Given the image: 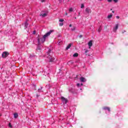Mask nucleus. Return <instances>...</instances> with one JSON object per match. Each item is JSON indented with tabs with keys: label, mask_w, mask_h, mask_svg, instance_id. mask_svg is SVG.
Wrapping results in <instances>:
<instances>
[{
	"label": "nucleus",
	"mask_w": 128,
	"mask_h": 128,
	"mask_svg": "<svg viewBox=\"0 0 128 128\" xmlns=\"http://www.w3.org/2000/svg\"><path fill=\"white\" fill-rule=\"evenodd\" d=\"M76 86H78V88H80V84L78 83L76 84Z\"/></svg>",
	"instance_id": "nucleus-23"
},
{
	"label": "nucleus",
	"mask_w": 128,
	"mask_h": 128,
	"mask_svg": "<svg viewBox=\"0 0 128 128\" xmlns=\"http://www.w3.org/2000/svg\"><path fill=\"white\" fill-rule=\"evenodd\" d=\"M72 43H70L66 48V50H68V48H70V46H72Z\"/></svg>",
	"instance_id": "nucleus-14"
},
{
	"label": "nucleus",
	"mask_w": 128,
	"mask_h": 128,
	"mask_svg": "<svg viewBox=\"0 0 128 128\" xmlns=\"http://www.w3.org/2000/svg\"><path fill=\"white\" fill-rule=\"evenodd\" d=\"M118 24H116L115 26L113 28L114 32H116V30H118Z\"/></svg>",
	"instance_id": "nucleus-5"
},
{
	"label": "nucleus",
	"mask_w": 128,
	"mask_h": 128,
	"mask_svg": "<svg viewBox=\"0 0 128 128\" xmlns=\"http://www.w3.org/2000/svg\"><path fill=\"white\" fill-rule=\"evenodd\" d=\"M88 46L89 48H90L92 46V40L89 41V42H88Z\"/></svg>",
	"instance_id": "nucleus-10"
},
{
	"label": "nucleus",
	"mask_w": 128,
	"mask_h": 128,
	"mask_svg": "<svg viewBox=\"0 0 128 128\" xmlns=\"http://www.w3.org/2000/svg\"><path fill=\"white\" fill-rule=\"evenodd\" d=\"M45 0H41V2H44Z\"/></svg>",
	"instance_id": "nucleus-32"
},
{
	"label": "nucleus",
	"mask_w": 128,
	"mask_h": 128,
	"mask_svg": "<svg viewBox=\"0 0 128 128\" xmlns=\"http://www.w3.org/2000/svg\"><path fill=\"white\" fill-rule=\"evenodd\" d=\"M112 18V14H108L107 16V18H108L109 20H110V18Z\"/></svg>",
	"instance_id": "nucleus-12"
},
{
	"label": "nucleus",
	"mask_w": 128,
	"mask_h": 128,
	"mask_svg": "<svg viewBox=\"0 0 128 128\" xmlns=\"http://www.w3.org/2000/svg\"><path fill=\"white\" fill-rule=\"evenodd\" d=\"M33 34H36V31H34Z\"/></svg>",
	"instance_id": "nucleus-34"
},
{
	"label": "nucleus",
	"mask_w": 128,
	"mask_h": 128,
	"mask_svg": "<svg viewBox=\"0 0 128 128\" xmlns=\"http://www.w3.org/2000/svg\"><path fill=\"white\" fill-rule=\"evenodd\" d=\"M42 88H40L38 89V92H42Z\"/></svg>",
	"instance_id": "nucleus-18"
},
{
	"label": "nucleus",
	"mask_w": 128,
	"mask_h": 128,
	"mask_svg": "<svg viewBox=\"0 0 128 128\" xmlns=\"http://www.w3.org/2000/svg\"><path fill=\"white\" fill-rule=\"evenodd\" d=\"M108 2H112V0H107Z\"/></svg>",
	"instance_id": "nucleus-27"
},
{
	"label": "nucleus",
	"mask_w": 128,
	"mask_h": 128,
	"mask_svg": "<svg viewBox=\"0 0 128 128\" xmlns=\"http://www.w3.org/2000/svg\"><path fill=\"white\" fill-rule=\"evenodd\" d=\"M80 80L81 82H86V79L84 77H80Z\"/></svg>",
	"instance_id": "nucleus-8"
},
{
	"label": "nucleus",
	"mask_w": 128,
	"mask_h": 128,
	"mask_svg": "<svg viewBox=\"0 0 128 128\" xmlns=\"http://www.w3.org/2000/svg\"><path fill=\"white\" fill-rule=\"evenodd\" d=\"M85 12H86V14H90V12H92V10H90V8H86L85 10Z\"/></svg>",
	"instance_id": "nucleus-7"
},
{
	"label": "nucleus",
	"mask_w": 128,
	"mask_h": 128,
	"mask_svg": "<svg viewBox=\"0 0 128 128\" xmlns=\"http://www.w3.org/2000/svg\"><path fill=\"white\" fill-rule=\"evenodd\" d=\"M112 12L113 14H114V11H112Z\"/></svg>",
	"instance_id": "nucleus-36"
},
{
	"label": "nucleus",
	"mask_w": 128,
	"mask_h": 128,
	"mask_svg": "<svg viewBox=\"0 0 128 128\" xmlns=\"http://www.w3.org/2000/svg\"><path fill=\"white\" fill-rule=\"evenodd\" d=\"M40 16H42V18H44L48 16V12H42L40 13Z\"/></svg>",
	"instance_id": "nucleus-4"
},
{
	"label": "nucleus",
	"mask_w": 128,
	"mask_h": 128,
	"mask_svg": "<svg viewBox=\"0 0 128 128\" xmlns=\"http://www.w3.org/2000/svg\"><path fill=\"white\" fill-rule=\"evenodd\" d=\"M78 53H75L73 54V56H74V58H76V56H78Z\"/></svg>",
	"instance_id": "nucleus-16"
},
{
	"label": "nucleus",
	"mask_w": 128,
	"mask_h": 128,
	"mask_svg": "<svg viewBox=\"0 0 128 128\" xmlns=\"http://www.w3.org/2000/svg\"><path fill=\"white\" fill-rule=\"evenodd\" d=\"M116 18H118V19L120 18V16H116Z\"/></svg>",
	"instance_id": "nucleus-31"
},
{
	"label": "nucleus",
	"mask_w": 128,
	"mask_h": 128,
	"mask_svg": "<svg viewBox=\"0 0 128 128\" xmlns=\"http://www.w3.org/2000/svg\"><path fill=\"white\" fill-rule=\"evenodd\" d=\"M100 0V2H102V0Z\"/></svg>",
	"instance_id": "nucleus-38"
},
{
	"label": "nucleus",
	"mask_w": 128,
	"mask_h": 128,
	"mask_svg": "<svg viewBox=\"0 0 128 128\" xmlns=\"http://www.w3.org/2000/svg\"><path fill=\"white\" fill-rule=\"evenodd\" d=\"M52 32H54V30H50L43 36L38 35L37 36L38 44L40 46L41 44H44V42H46V38L48 36H50V34H52Z\"/></svg>",
	"instance_id": "nucleus-1"
},
{
	"label": "nucleus",
	"mask_w": 128,
	"mask_h": 128,
	"mask_svg": "<svg viewBox=\"0 0 128 128\" xmlns=\"http://www.w3.org/2000/svg\"><path fill=\"white\" fill-rule=\"evenodd\" d=\"M61 100L62 104H68V99L66 98H64V96H61Z\"/></svg>",
	"instance_id": "nucleus-3"
},
{
	"label": "nucleus",
	"mask_w": 128,
	"mask_h": 128,
	"mask_svg": "<svg viewBox=\"0 0 128 128\" xmlns=\"http://www.w3.org/2000/svg\"><path fill=\"white\" fill-rule=\"evenodd\" d=\"M52 50L50 49H48V52L44 56L45 58H46L45 60H46V62H52L54 60V58L52 57Z\"/></svg>",
	"instance_id": "nucleus-2"
},
{
	"label": "nucleus",
	"mask_w": 128,
	"mask_h": 128,
	"mask_svg": "<svg viewBox=\"0 0 128 128\" xmlns=\"http://www.w3.org/2000/svg\"><path fill=\"white\" fill-rule=\"evenodd\" d=\"M98 32H102V26H100L98 30Z\"/></svg>",
	"instance_id": "nucleus-19"
},
{
	"label": "nucleus",
	"mask_w": 128,
	"mask_h": 128,
	"mask_svg": "<svg viewBox=\"0 0 128 128\" xmlns=\"http://www.w3.org/2000/svg\"><path fill=\"white\" fill-rule=\"evenodd\" d=\"M8 126H9V128H12V124H10V123H9Z\"/></svg>",
	"instance_id": "nucleus-26"
},
{
	"label": "nucleus",
	"mask_w": 128,
	"mask_h": 128,
	"mask_svg": "<svg viewBox=\"0 0 128 128\" xmlns=\"http://www.w3.org/2000/svg\"><path fill=\"white\" fill-rule=\"evenodd\" d=\"M76 30V28L74 27L72 29V30Z\"/></svg>",
	"instance_id": "nucleus-28"
},
{
	"label": "nucleus",
	"mask_w": 128,
	"mask_h": 128,
	"mask_svg": "<svg viewBox=\"0 0 128 128\" xmlns=\"http://www.w3.org/2000/svg\"><path fill=\"white\" fill-rule=\"evenodd\" d=\"M78 14V16H80V12H79Z\"/></svg>",
	"instance_id": "nucleus-35"
},
{
	"label": "nucleus",
	"mask_w": 128,
	"mask_h": 128,
	"mask_svg": "<svg viewBox=\"0 0 128 128\" xmlns=\"http://www.w3.org/2000/svg\"><path fill=\"white\" fill-rule=\"evenodd\" d=\"M69 26H70V27L72 26V24H70V25Z\"/></svg>",
	"instance_id": "nucleus-37"
},
{
	"label": "nucleus",
	"mask_w": 128,
	"mask_h": 128,
	"mask_svg": "<svg viewBox=\"0 0 128 128\" xmlns=\"http://www.w3.org/2000/svg\"><path fill=\"white\" fill-rule=\"evenodd\" d=\"M114 0V2H116V3L118 2V0Z\"/></svg>",
	"instance_id": "nucleus-25"
},
{
	"label": "nucleus",
	"mask_w": 128,
	"mask_h": 128,
	"mask_svg": "<svg viewBox=\"0 0 128 128\" xmlns=\"http://www.w3.org/2000/svg\"><path fill=\"white\" fill-rule=\"evenodd\" d=\"M79 38H82V35H80V36H79Z\"/></svg>",
	"instance_id": "nucleus-29"
},
{
	"label": "nucleus",
	"mask_w": 128,
	"mask_h": 128,
	"mask_svg": "<svg viewBox=\"0 0 128 128\" xmlns=\"http://www.w3.org/2000/svg\"><path fill=\"white\" fill-rule=\"evenodd\" d=\"M84 8V4H81V8Z\"/></svg>",
	"instance_id": "nucleus-22"
},
{
	"label": "nucleus",
	"mask_w": 128,
	"mask_h": 128,
	"mask_svg": "<svg viewBox=\"0 0 128 128\" xmlns=\"http://www.w3.org/2000/svg\"><path fill=\"white\" fill-rule=\"evenodd\" d=\"M84 86V84L82 83L81 84H80V86Z\"/></svg>",
	"instance_id": "nucleus-30"
},
{
	"label": "nucleus",
	"mask_w": 128,
	"mask_h": 128,
	"mask_svg": "<svg viewBox=\"0 0 128 128\" xmlns=\"http://www.w3.org/2000/svg\"><path fill=\"white\" fill-rule=\"evenodd\" d=\"M68 91L70 92H72V94H74V88H70Z\"/></svg>",
	"instance_id": "nucleus-9"
},
{
	"label": "nucleus",
	"mask_w": 128,
	"mask_h": 128,
	"mask_svg": "<svg viewBox=\"0 0 128 128\" xmlns=\"http://www.w3.org/2000/svg\"><path fill=\"white\" fill-rule=\"evenodd\" d=\"M103 110H108L109 112H110V107H106V106L104 107Z\"/></svg>",
	"instance_id": "nucleus-11"
},
{
	"label": "nucleus",
	"mask_w": 128,
	"mask_h": 128,
	"mask_svg": "<svg viewBox=\"0 0 128 128\" xmlns=\"http://www.w3.org/2000/svg\"><path fill=\"white\" fill-rule=\"evenodd\" d=\"M18 113L14 114V118H18Z\"/></svg>",
	"instance_id": "nucleus-15"
},
{
	"label": "nucleus",
	"mask_w": 128,
	"mask_h": 128,
	"mask_svg": "<svg viewBox=\"0 0 128 128\" xmlns=\"http://www.w3.org/2000/svg\"><path fill=\"white\" fill-rule=\"evenodd\" d=\"M60 2H62V0H58Z\"/></svg>",
	"instance_id": "nucleus-33"
},
{
	"label": "nucleus",
	"mask_w": 128,
	"mask_h": 128,
	"mask_svg": "<svg viewBox=\"0 0 128 128\" xmlns=\"http://www.w3.org/2000/svg\"><path fill=\"white\" fill-rule=\"evenodd\" d=\"M8 56V52H3L2 54V57L6 58Z\"/></svg>",
	"instance_id": "nucleus-6"
},
{
	"label": "nucleus",
	"mask_w": 128,
	"mask_h": 128,
	"mask_svg": "<svg viewBox=\"0 0 128 128\" xmlns=\"http://www.w3.org/2000/svg\"><path fill=\"white\" fill-rule=\"evenodd\" d=\"M28 26V22H26L24 23V30H26Z\"/></svg>",
	"instance_id": "nucleus-13"
},
{
	"label": "nucleus",
	"mask_w": 128,
	"mask_h": 128,
	"mask_svg": "<svg viewBox=\"0 0 128 128\" xmlns=\"http://www.w3.org/2000/svg\"><path fill=\"white\" fill-rule=\"evenodd\" d=\"M66 16H68V13H66Z\"/></svg>",
	"instance_id": "nucleus-39"
},
{
	"label": "nucleus",
	"mask_w": 128,
	"mask_h": 128,
	"mask_svg": "<svg viewBox=\"0 0 128 128\" xmlns=\"http://www.w3.org/2000/svg\"><path fill=\"white\" fill-rule=\"evenodd\" d=\"M59 22H64V19H60L59 20Z\"/></svg>",
	"instance_id": "nucleus-24"
},
{
	"label": "nucleus",
	"mask_w": 128,
	"mask_h": 128,
	"mask_svg": "<svg viewBox=\"0 0 128 128\" xmlns=\"http://www.w3.org/2000/svg\"><path fill=\"white\" fill-rule=\"evenodd\" d=\"M75 18L76 19V17H75Z\"/></svg>",
	"instance_id": "nucleus-41"
},
{
	"label": "nucleus",
	"mask_w": 128,
	"mask_h": 128,
	"mask_svg": "<svg viewBox=\"0 0 128 128\" xmlns=\"http://www.w3.org/2000/svg\"><path fill=\"white\" fill-rule=\"evenodd\" d=\"M84 50L85 54L88 52V50L87 49H84Z\"/></svg>",
	"instance_id": "nucleus-20"
},
{
	"label": "nucleus",
	"mask_w": 128,
	"mask_h": 128,
	"mask_svg": "<svg viewBox=\"0 0 128 128\" xmlns=\"http://www.w3.org/2000/svg\"><path fill=\"white\" fill-rule=\"evenodd\" d=\"M0 28H2V26H0Z\"/></svg>",
	"instance_id": "nucleus-40"
},
{
	"label": "nucleus",
	"mask_w": 128,
	"mask_h": 128,
	"mask_svg": "<svg viewBox=\"0 0 128 128\" xmlns=\"http://www.w3.org/2000/svg\"><path fill=\"white\" fill-rule=\"evenodd\" d=\"M59 26H64V23H62V22L60 23V24H59Z\"/></svg>",
	"instance_id": "nucleus-21"
},
{
	"label": "nucleus",
	"mask_w": 128,
	"mask_h": 128,
	"mask_svg": "<svg viewBox=\"0 0 128 128\" xmlns=\"http://www.w3.org/2000/svg\"><path fill=\"white\" fill-rule=\"evenodd\" d=\"M69 12H74V8H69Z\"/></svg>",
	"instance_id": "nucleus-17"
}]
</instances>
